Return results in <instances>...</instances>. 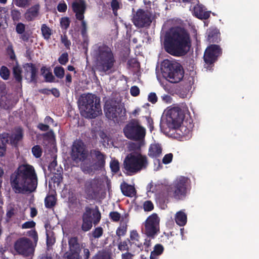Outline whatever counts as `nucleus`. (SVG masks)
<instances>
[{
  "instance_id": "4c0bfd02",
  "label": "nucleus",
  "mask_w": 259,
  "mask_h": 259,
  "mask_svg": "<svg viewBox=\"0 0 259 259\" xmlns=\"http://www.w3.org/2000/svg\"><path fill=\"white\" fill-rule=\"evenodd\" d=\"M0 75L2 78L5 80L9 78L10 76V71L6 66H2L0 69Z\"/></svg>"
},
{
  "instance_id": "7c9ffc66",
  "label": "nucleus",
  "mask_w": 259,
  "mask_h": 259,
  "mask_svg": "<svg viewBox=\"0 0 259 259\" xmlns=\"http://www.w3.org/2000/svg\"><path fill=\"white\" fill-rule=\"evenodd\" d=\"M127 225L125 222H121L119 227L117 229L116 234L120 239L121 237L124 236L127 232Z\"/></svg>"
},
{
  "instance_id": "052dcab7",
  "label": "nucleus",
  "mask_w": 259,
  "mask_h": 259,
  "mask_svg": "<svg viewBox=\"0 0 259 259\" xmlns=\"http://www.w3.org/2000/svg\"><path fill=\"white\" fill-rule=\"evenodd\" d=\"M25 25L21 23H18L16 28V31L19 34L23 33L25 31Z\"/></svg>"
},
{
  "instance_id": "aec40b11",
  "label": "nucleus",
  "mask_w": 259,
  "mask_h": 259,
  "mask_svg": "<svg viewBox=\"0 0 259 259\" xmlns=\"http://www.w3.org/2000/svg\"><path fill=\"white\" fill-rule=\"evenodd\" d=\"M91 155L92 158L96 161L95 163L98 164L99 166L102 168L104 166L105 162V157L100 151L96 150H92L91 151Z\"/></svg>"
},
{
  "instance_id": "f704fd0d",
  "label": "nucleus",
  "mask_w": 259,
  "mask_h": 259,
  "mask_svg": "<svg viewBox=\"0 0 259 259\" xmlns=\"http://www.w3.org/2000/svg\"><path fill=\"white\" fill-rule=\"evenodd\" d=\"M45 205L50 208L53 206L56 203V198L54 195H48L45 199Z\"/></svg>"
},
{
  "instance_id": "ea45409f",
  "label": "nucleus",
  "mask_w": 259,
  "mask_h": 259,
  "mask_svg": "<svg viewBox=\"0 0 259 259\" xmlns=\"http://www.w3.org/2000/svg\"><path fill=\"white\" fill-rule=\"evenodd\" d=\"M47 245L48 246L52 245L55 242V238L53 236L52 233L47 230Z\"/></svg>"
},
{
  "instance_id": "c9c22d12",
  "label": "nucleus",
  "mask_w": 259,
  "mask_h": 259,
  "mask_svg": "<svg viewBox=\"0 0 259 259\" xmlns=\"http://www.w3.org/2000/svg\"><path fill=\"white\" fill-rule=\"evenodd\" d=\"M22 71L21 68L19 66H14L13 69V73L15 79L19 82L22 80Z\"/></svg>"
},
{
  "instance_id": "69168bd1",
  "label": "nucleus",
  "mask_w": 259,
  "mask_h": 259,
  "mask_svg": "<svg viewBox=\"0 0 259 259\" xmlns=\"http://www.w3.org/2000/svg\"><path fill=\"white\" fill-rule=\"evenodd\" d=\"M163 101L166 103H170L172 101L171 97L168 95H164L161 97Z\"/></svg>"
},
{
  "instance_id": "f8f14e48",
  "label": "nucleus",
  "mask_w": 259,
  "mask_h": 259,
  "mask_svg": "<svg viewBox=\"0 0 259 259\" xmlns=\"http://www.w3.org/2000/svg\"><path fill=\"white\" fill-rule=\"evenodd\" d=\"M71 156L76 162L83 161L88 156V151L83 142L79 140L74 141L72 146Z\"/></svg>"
},
{
  "instance_id": "412c9836",
  "label": "nucleus",
  "mask_w": 259,
  "mask_h": 259,
  "mask_svg": "<svg viewBox=\"0 0 259 259\" xmlns=\"http://www.w3.org/2000/svg\"><path fill=\"white\" fill-rule=\"evenodd\" d=\"M101 168H102V167L99 166V165L95 163L93 164H89L86 162H83L81 165V169L84 173L92 175H93L96 171Z\"/></svg>"
},
{
  "instance_id": "72a5a7b5",
  "label": "nucleus",
  "mask_w": 259,
  "mask_h": 259,
  "mask_svg": "<svg viewBox=\"0 0 259 259\" xmlns=\"http://www.w3.org/2000/svg\"><path fill=\"white\" fill-rule=\"evenodd\" d=\"M89 209L91 210V219L92 221H93L94 224L98 223L101 219L100 213L97 209H92L90 208Z\"/></svg>"
},
{
  "instance_id": "ddd939ff",
  "label": "nucleus",
  "mask_w": 259,
  "mask_h": 259,
  "mask_svg": "<svg viewBox=\"0 0 259 259\" xmlns=\"http://www.w3.org/2000/svg\"><path fill=\"white\" fill-rule=\"evenodd\" d=\"M159 218L156 213L149 216L144 223L145 233L149 236L153 237L159 230Z\"/></svg>"
},
{
  "instance_id": "bf43d9fd",
  "label": "nucleus",
  "mask_w": 259,
  "mask_h": 259,
  "mask_svg": "<svg viewBox=\"0 0 259 259\" xmlns=\"http://www.w3.org/2000/svg\"><path fill=\"white\" fill-rule=\"evenodd\" d=\"M130 92L133 96H137L140 93L139 88L137 86H133L131 88Z\"/></svg>"
},
{
  "instance_id": "f257e3e1",
  "label": "nucleus",
  "mask_w": 259,
  "mask_h": 259,
  "mask_svg": "<svg viewBox=\"0 0 259 259\" xmlns=\"http://www.w3.org/2000/svg\"><path fill=\"white\" fill-rule=\"evenodd\" d=\"M37 184L36 175L33 167L29 164L21 165L17 172L11 177V185L16 193L34 191Z\"/></svg>"
},
{
  "instance_id": "8fccbe9b",
  "label": "nucleus",
  "mask_w": 259,
  "mask_h": 259,
  "mask_svg": "<svg viewBox=\"0 0 259 259\" xmlns=\"http://www.w3.org/2000/svg\"><path fill=\"white\" fill-rule=\"evenodd\" d=\"M59 62L62 65H65L68 61V54L67 53L62 54L58 59Z\"/></svg>"
},
{
  "instance_id": "a878e982",
  "label": "nucleus",
  "mask_w": 259,
  "mask_h": 259,
  "mask_svg": "<svg viewBox=\"0 0 259 259\" xmlns=\"http://www.w3.org/2000/svg\"><path fill=\"white\" fill-rule=\"evenodd\" d=\"M40 71L41 75L45 78L47 82H52L55 81V78L53 75L50 68L43 66L41 68Z\"/></svg>"
},
{
  "instance_id": "79ce46f5",
  "label": "nucleus",
  "mask_w": 259,
  "mask_h": 259,
  "mask_svg": "<svg viewBox=\"0 0 259 259\" xmlns=\"http://www.w3.org/2000/svg\"><path fill=\"white\" fill-rule=\"evenodd\" d=\"M22 138V133L20 129H19L17 133L12 135V139L14 143H17L18 141L20 140Z\"/></svg>"
},
{
  "instance_id": "0eeeda50",
  "label": "nucleus",
  "mask_w": 259,
  "mask_h": 259,
  "mask_svg": "<svg viewBox=\"0 0 259 259\" xmlns=\"http://www.w3.org/2000/svg\"><path fill=\"white\" fill-rule=\"evenodd\" d=\"M148 165L146 156L141 154L131 153L128 154L124 160V168L128 172L135 174Z\"/></svg>"
},
{
  "instance_id": "09e8293b",
  "label": "nucleus",
  "mask_w": 259,
  "mask_h": 259,
  "mask_svg": "<svg viewBox=\"0 0 259 259\" xmlns=\"http://www.w3.org/2000/svg\"><path fill=\"white\" fill-rule=\"evenodd\" d=\"M61 41L62 44L65 46V47L67 49H69L70 45L71 42L69 40H68L66 35H61Z\"/></svg>"
},
{
  "instance_id": "5fc2aeb1",
  "label": "nucleus",
  "mask_w": 259,
  "mask_h": 259,
  "mask_svg": "<svg viewBox=\"0 0 259 259\" xmlns=\"http://www.w3.org/2000/svg\"><path fill=\"white\" fill-rule=\"evenodd\" d=\"M110 217L112 220L114 222H118L120 218V214L116 212V211H113L111 212L110 213Z\"/></svg>"
},
{
  "instance_id": "bb28decb",
  "label": "nucleus",
  "mask_w": 259,
  "mask_h": 259,
  "mask_svg": "<svg viewBox=\"0 0 259 259\" xmlns=\"http://www.w3.org/2000/svg\"><path fill=\"white\" fill-rule=\"evenodd\" d=\"M11 106L10 101L7 98L6 92L0 88V107L8 109Z\"/></svg>"
},
{
  "instance_id": "20e7f679",
  "label": "nucleus",
  "mask_w": 259,
  "mask_h": 259,
  "mask_svg": "<svg viewBox=\"0 0 259 259\" xmlns=\"http://www.w3.org/2000/svg\"><path fill=\"white\" fill-rule=\"evenodd\" d=\"M185 118V114L182 110L178 107H169L167 108L163 114L162 121L163 126L165 125L169 129H177L181 128V130H184V134H187L189 128L181 125Z\"/></svg>"
},
{
  "instance_id": "864d4df0",
  "label": "nucleus",
  "mask_w": 259,
  "mask_h": 259,
  "mask_svg": "<svg viewBox=\"0 0 259 259\" xmlns=\"http://www.w3.org/2000/svg\"><path fill=\"white\" fill-rule=\"evenodd\" d=\"M103 234V229L101 227H98L95 229L93 233V236L94 238H99Z\"/></svg>"
},
{
  "instance_id": "37998d69",
  "label": "nucleus",
  "mask_w": 259,
  "mask_h": 259,
  "mask_svg": "<svg viewBox=\"0 0 259 259\" xmlns=\"http://www.w3.org/2000/svg\"><path fill=\"white\" fill-rule=\"evenodd\" d=\"M110 167L112 171L117 172L119 169V165L118 161L112 160L110 162Z\"/></svg>"
},
{
  "instance_id": "b1692460",
  "label": "nucleus",
  "mask_w": 259,
  "mask_h": 259,
  "mask_svg": "<svg viewBox=\"0 0 259 259\" xmlns=\"http://www.w3.org/2000/svg\"><path fill=\"white\" fill-rule=\"evenodd\" d=\"M120 188L122 193L125 196L133 197L136 195V190L135 188L131 185L127 184L126 183H122L120 186Z\"/></svg>"
},
{
  "instance_id": "cd10ccee",
  "label": "nucleus",
  "mask_w": 259,
  "mask_h": 259,
  "mask_svg": "<svg viewBox=\"0 0 259 259\" xmlns=\"http://www.w3.org/2000/svg\"><path fill=\"white\" fill-rule=\"evenodd\" d=\"M175 221L178 225L183 226L187 222V215L183 211H180L176 214Z\"/></svg>"
},
{
  "instance_id": "de8ad7c7",
  "label": "nucleus",
  "mask_w": 259,
  "mask_h": 259,
  "mask_svg": "<svg viewBox=\"0 0 259 259\" xmlns=\"http://www.w3.org/2000/svg\"><path fill=\"white\" fill-rule=\"evenodd\" d=\"M118 248L121 251L128 250V246L127 241L125 240L122 242H120L118 245Z\"/></svg>"
},
{
  "instance_id": "423d86ee",
  "label": "nucleus",
  "mask_w": 259,
  "mask_h": 259,
  "mask_svg": "<svg viewBox=\"0 0 259 259\" xmlns=\"http://www.w3.org/2000/svg\"><path fill=\"white\" fill-rule=\"evenodd\" d=\"M163 76L171 83L180 81L183 77V71L181 65L175 62L164 60L162 63Z\"/></svg>"
},
{
  "instance_id": "e2e57ef3",
  "label": "nucleus",
  "mask_w": 259,
  "mask_h": 259,
  "mask_svg": "<svg viewBox=\"0 0 259 259\" xmlns=\"http://www.w3.org/2000/svg\"><path fill=\"white\" fill-rule=\"evenodd\" d=\"M58 11L60 12H64L67 9V5L65 3H60L57 7Z\"/></svg>"
},
{
  "instance_id": "f3484780",
  "label": "nucleus",
  "mask_w": 259,
  "mask_h": 259,
  "mask_svg": "<svg viewBox=\"0 0 259 259\" xmlns=\"http://www.w3.org/2000/svg\"><path fill=\"white\" fill-rule=\"evenodd\" d=\"M86 4L84 0H75L72 4L73 12L75 13L77 19L82 20L84 18V13L86 9Z\"/></svg>"
},
{
  "instance_id": "2f4dec72",
  "label": "nucleus",
  "mask_w": 259,
  "mask_h": 259,
  "mask_svg": "<svg viewBox=\"0 0 259 259\" xmlns=\"http://www.w3.org/2000/svg\"><path fill=\"white\" fill-rule=\"evenodd\" d=\"M163 251V247L160 244H157L155 246L153 251L151 252L150 259H157V256L161 254Z\"/></svg>"
},
{
  "instance_id": "9b49d317",
  "label": "nucleus",
  "mask_w": 259,
  "mask_h": 259,
  "mask_svg": "<svg viewBox=\"0 0 259 259\" xmlns=\"http://www.w3.org/2000/svg\"><path fill=\"white\" fill-rule=\"evenodd\" d=\"M104 111L106 116L110 119H114L125 115V110L118 103L115 101L107 102L105 105Z\"/></svg>"
},
{
  "instance_id": "c03bdc74",
  "label": "nucleus",
  "mask_w": 259,
  "mask_h": 259,
  "mask_svg": "<svg viewBox=\"0 0 259 259\" xmlns=\"http://www.w3.org/2000/svg\"><path fill=\"white\" fill-rule=\"evenodd\" d=\"M70 24L69 19L67 17L62 18L60 20V25L63 29H66Z\"/></svg>"
},
{
  "instance_id": "5701e85b",
  "label": "nucleus",
  "mask_w": 259,
  "mask_h": 259,
  "mask_svg": "<svg viewBox=\"0 0 259 259\" xmlns=\"http://www.w3.org/2000/svg\"><path fill=\"white\" fill-rule=\"evenodd\" d=\"M162 152V148L159 144L154 143L149 148L148 155L151 157L159 156Z\"/></svg>"
},
{
  "instance_id": "49530a36",
  "label": "nucleus",
  "mask_w": 259,
  "mask_h": 259,
  "mask_svg": "<svg viewBox=\"0 0 259 259\" xmlns=\"http://www.w3.org/2000/svg\"><path fill=\"white\" fill-rule=\"evenodd\" d=\"M35 223L33 221H31L26 222L24 223V224H23L22 225L21 227L23 229H26L33 228L35 227Z\"/></svg>"
},
{
  "instance_id": "393cba45",
  "label": "nucleus",
  "mask_w": 259,
  "mask_h": 259,
  "mask_svg": "<svg viewBox=\"0 0 259 259\" xmlns=\"http://www.w3.org/2000/svg\"><path fill=\"white\" fill-rule=\"evenodd\" d=\"M39 9V5H35L31 7L25 13V18L28 21L33 20L38 15Z\"/></svg>"
},
{
  "instance_id": "39448f33",
  "label": "nucleus",
  "mask_w": 259,
  "mask_h": 259,
  "mask_svg": "<svg viewBox=\"0 0 259 259\" xmlns=\"http://www.w3.org/2000/svg\"><path fill=\"white\" fill-rule=\"evenodd\" d=\"M95 51L96 69L102 73L110 71L115 62L110 48L106 46H101Z\"/></svg>"
},
{
  "instance_id": "338daca9",
  "label": "nucleus",
  "mask_w": 259,
  "mask_h": 259,
  "mask_svg": "<svg viewBox=\"0 0 259 259\" xmlns=\"http://www.w3.org/2000/svg\"><path fill=\"white\" fill-rule=\"evenodd\" d=\"M12 16L14 19L18 20L20 17V13L15 10H13L12 11Z\"/></svg>"
},
{
  "instance_id": "603ef678",
  "label": "nucleus",
  "mask_w": 259,
  "mask_h": 259,
  "mask_svg": "<svg viewBox=\"0 0 259 259\" xmlns=\"http://www.w3.org/2000/svg\"><path fill=\"white\" fill-rule=\"evenodd\" d=\"M172 157L173 155L171 153L166 154L163 158V163L165 164L169 163L172 161Z\"/></svg>"
},
{
  "instance_id": "58836bf2",
  "label": "nucleus",
  "mask_w": 259,
  "mask_h": 259,
  "mask_svg": "<svg viewBox=\"0 0 259 259\" xmlns=\"http://www.w3.org/2000/svg\"><path fill=\"white\" fill-rule=\"evenodd\" d=\"M130 239L134 243L139 242L140 236L136 230H133L130 232Z\"/></svg>"
},
{
  "instance_id": "1a4fd4ad",
  "label": "nucleus",
  "mask_w": 259,
  "mask_h": 259,
  "mask_svg": "<svg viewBox=\"0 0 259 259\" xmlns=\"http://www.w3.org/2000/svg\"><path fill=\"white\" fill-rule=\"evenodd\" d=\"M15 251L20 255L28 256L32 255L35 249V245L28 238L22 237L17 239L14 243Z\"/></svg>"
},
{
  "instance_id": "774afa93",
  "label": "nucleus",
  "mask_w": 259,
  "mask_h": 259,
  "mask_svg": "<svg viewBox=\"0 0 259 259\" xmlns=\"http://www.w3.org/2000/svg\"><path fill=\"white\" fill-rule=\"evenodd\" d=\"M29 235L31 236L34 240L35 243L37 242L38 240V237L37 233L35 231L32 230L29 232Z\"/></svg>"
},
{
  "instance_id": "4468645a",
  "label": "nucleus",
  "mask_w": 259,
  "mask_h": 259,
  "mask_svg": "<svg viewBox=\"0 0 259 259\" xmlns=\"http://www.w3.org/2000/svg\"><path fill=\"white\" fill-rule=\"evenodd\" d=\"M103 181L100 178L91 179L84 185V192L89 197L95 196L102 189Z\"/></svg>"
},
{
  "instance_id": "2eb2a0df",
  "label": "nucleus",
  "mask_w": 259,
  "mask_h": 259,
  "mask_svg": "<svg viewBox=\"0 0 259 259\" xmlns=\"http://www.w3.org/2000/svg\"><path fill=\"white\" fill-rule=\"evenodd\" d=\"M133 22L138 27H145L151 23V17L147 12L139 10L133 16Z\"/></svg>"
},
{
  "instance_id": "6e6d98bb",
  "label": "nucleus",
  "mask_w": 259,
  "mask_h": 259,
  "mask_svg": "<svg viewBox=\"0 0 259 259\" xmlns=\"http://www.w3.org/2000/svg\"><path fill=\"white\" fill-rule=\"evenodd\" d=\"M16 212V210H15V209L13 207L10 206L8 208L6 215L7 218L10 219L15 215Z\"/></svg>"
},
{
  "instance_id": "9d476101",
  "label": "nucleus",
  "mask_w": 259,
  "mask_h": 259,
  "mask_svg": "<svg viewBox=\"0 0 259 259\" xmlns=\"http://www.w3.org/2000/svg\"><path fill=\"white\" fill-rule=\"evenodd\" d=\"M187 178L184 177L178 178L169 187L168 192L177 199H182L186 195Z\"/></svg>"
},
{
  "instance_id": "a18cd8bd",
  "label": "nucleus",
  "mask_w": 259,
  "mask_h": 259,
  "mask_svg": "<svg viewBox=\"0 0 259 259\" xmlns=\"http://www.w3.org/2000/svg\"><path fill=\"white\" fill-rule=\"evenodd\" d=\"M32 152L33 155L36 157L38 158L40 157L41 155V150L39 146H35L32 149Z\"/></svg>"
},
{
  "instance_id": "6ab92c4d",
  "label": "nucleus",
  "mask_w": 259,
  "mask_h": 259,
  "mask_svg": "<svg viewBox=\"0 0 259 259\" xmlns=\"http://www.w3.org/2000/svg\"><path fill=\"white\" fill-rule=\"evenodd\" d=\"M82 230L84 231H88L92 227V221L91 219V210L89 208H85V211L82 216Z\"/></svg>"
},
{
  "instance_id": "0e129e2a",
  "label": "nucleus",
  "mask_w": 259,
  "mask_h": 259,
  "mask_svg": "<svg viewBox=\"0 0 259 259\" xmlns=\"http://www.w3.org/2000/svg\"><path fill=\"white\" fill-rule=\"evenodd\" d=\"M37 127L42 131H47L49 130V125L46 124L39 123Z\"/></svg>"
},
{
  "instance_id": "a19ab883",
  "label": "nucleus",
  "mask_w": 259,
  "mask_h": 259,
  "mask_svg": "<svg viewBox=\"0 0 259 259\" xmlns=\"http://www.w3.org/2000/svg\"><path fill=\"white\" fill-rule=\"evenodd\" d=\"M15 4L21 8H25L29 5V0H14Z\"/></svg>"
},
{
  "instance_id": "473e14b6",
  "label": "nucleus",
  "mask_w": 259,
  "mask_h": 259,
  "mask_svg": "<svg viewBox=\"0 0 259 259\" xmlns=\"http://www.w3.org/2000/svg\"><path fill=\"white\" fill-rule=\"evenodd\" d=\"M219 32L218 29H214L208 32V40L209 42H216L219 39Z\"/></svg>"
},
{
  "instance_id": "c85d7f7f",
  "label": "nucleus",
  "mask_w": 259,
  "mask_h": 259,
  "mask_svg": "<svg viewBox=\"0 0 259 259\" xmlns=\"http://www.w3.org/2000/svg\"><path fill=\"white\" fill-rule=\"evenodd\" d=\"M69 245L71 253H79V247L76 238H70L69 240Z\"/></svg>"
},
{
  "instance_id": "4d7b16f0",
  "label": "nucleus",
  "mask_w": 259,
  "mask_h": 259,
  "mask_svg": "<svg viewBox=\"0 0 259 259\" xmlns=\"http://www.w3.org/2000/svg\"><path fill=\"white\" fill-rule=\"evenodd\" d=\"M0 141L2 142V144L6 145L9 141V135L7 133H3L0 135Z\"/></svg>"
},
{
  "instance_id": "6e6552de",
  "label": "nucleus",
  "mask_w": 259,
  "mask_h": 259,
  "mask_svg": "<svg viewBox=\"0 0 259 259\" xmlns=\"http://www.w3.org/2000/svg\"><path fill=\"white\" fill-rule=\"evenodd\" d=\"M123 132L127 139L136 141H142L146 135L145 128L136 119H133L126 124Z\"/></svg>"
},
{
  "instance_id": "680f3d73",
  "label": "nucleus",
  "mask_w": 259,
  "mask_h": 259,
  "mask_svg": "<svg viewBox=\"0 0 259 259\" xmlns=\"http://www.w3.org/2000/svg\"><path fill=\"white\" fill-rule=\"evenodd\" d=\"M157 98L156 94L151 93L148 96V101L152 103H155L157 102Z\"/></svg>"
},
{
  "instance_id": "4be33fe9",
  "label": "nucleus",
  "mask_w": 259,
  "mask_h": 259,
  "mask_svg": "<svg viewBox=\"0 0 259 259\" xmlns=\"http://www.w3.org/2000/svg\"><path fill=\"white\" fill-rule=\"evenodd\" d=\"M193 13L194 15L199 19H206L209 14L208 13L205 11L204 7L200 5H197L194 8Z\"/></svg>"
},
{
  "instance_id": "e433bc0d",
  "label": "nucleus",
  "mask_w": 259,
  "mask_h": 259,
  "mask_svg": "<svg viewBox=\"0 0 259 259\" xmlns=\"http://www.w3.org/2000/svg\"><path fill=\"white\" fill-rule=\"evenodd\" d=\"M54 73L57 77L61 79L64 76L65 71L62 67L56 66L54 68Z\"/></svg>"
},
{
  "instance_id": "7ed1b4c3",
  "label": "nucleus",
  "mask_w": 259,
  "mask_h": 259,
  "mask_svg": "<svg viewBox=\"0 0 259 259\" xmlns=\"http://www.w3.org/2000/svg\"><path fill=\"white\" fill-rule=\"evenodd\" d=\"M100 99L92 94L82 95L78 100L81 114L85 118H93L102 113Z\"/></svg>"
},
{
  "instance_id": "c756f323",
  "label": "nucleus",
  "mask_w": 259,
  "mask_h": 259,
  "mask_svg": "<svg viewBox=\"0 0 259 259\" xmlns=\"http://www.w3.org/2000/svg\"><path fill=\"white\" fill-rule=\"evenodd\" d=\"M41 31L44 39L49 40L53 34V30L46 24H43L41 26Z\"/></svg>"
},
{
  "instance_id": "f03ea898",
  "label": "nucleus",
  "mask_w": 259,
  "mask_h": 259,
  "mask_svg": "<svg viewBox=\"0 0 259 259\" xmlns=\"http://www.w3.org/2000/svg\"><path fill=\"white\" fill-rule=\"evenodd\" d=\"M191 46L190 36L187 30L180 28H172L167 34L165 49L167 53L181 56L186 54Z\"/></svg>"
},
{
  "instance_id": "dca6fc26",
  "label": "nucleus",
  "mask_w": 259,
  "mask_h": 259,
  "mask_svg": "<svg viewBox=\"0 0 259 259\" xmlns=\"http://www.w3.org/2000/svg\"><path fill=\"white\" fill-rule=\"evenodd\" d=\"M221 51L218 45H212L208 47L204 52V60L207 64L213 63L221 54Z\"/></svg>"
},
{
  "instance_id": "3c124183",
  "label": "nucleus",
  "mask_w": 259,
  "mask_h": 259,
  "mask_svg": "<svg viewBox=\"0 0 259 259\" xmlns=\"http://www.w3.org/2000/svg\"><path fill=\"white\" fill-rule=\"evenodd\" d=\"M143 208L145 211H151L153 209V203L150 201H146L143 204Z\"/></svg>"
},
{
  "instance_id": "13d9d810",
  "label": "nucleus",
  "mask_w": 259,
  "mask_h": 259,
  "mask_svg": "<svg viewBox=\"0 0 259 259\" xmlns=\"http://www.w3.org/2000/svg\"><path fill=\"white\" fill-rule=\"evenodd\" d=\"M93 259H110V256L107 254L99 252Z\"/></svg>"
},
{
  "instance_id": "a211bd4d",
  "label": "nucleus",
  "mask_w": 259,
  "mask_h": 259,
  "mask_svg": "<svg viewBox=\"0 0 259 259\" xmlns=\"http://www.w3.org/2000/svg\"><path fill=\"white\" fill-rule=\"evenodd\" d=\"M24 76L28 82H36L37 70L32 63H26L23 66Z\"/></svg>"
}]
</instances>
